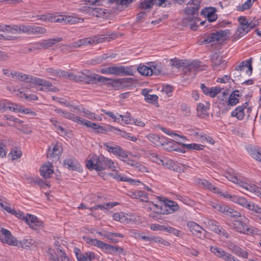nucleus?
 <instances>
[{
	"mask_svg": "<svg viewBox=\"0 0 261 261\" xmlns=\"http://www.w3.org/2000/svg\"><path fill=\"white\" fill-rule=\"evenodd\" d=\"M248 151L253 159L261 162V149L250 146L248 148Z\"/></svg>",
	"mask_w": 261,
	"mask_h": 261,
	"instance_id": "nucleus-29",
	"label": "nucleus"
},
{
	"mask_svg": "<svg viewBox=\"0 0 261 261\" xmlns=\"http://www.w3.org/2000/svg\"><path fill=\"white\" fill-rule=\"evenodd\" d=\"M248 223L249 220L244 216H242L234 221L233 228L240 233H247L250 232Z\"/></svg>",
	"mask_w": 261,
	"mask_h": 261,
	"instance_id": "nucleus-5",
	"label": "nucleus"
},
{
	"mask_svg": "<svg viewBox=\"0 0 261 261\" xmlns=\"http://www.w3.org/2000/svg\"><path fill=\"white\" fill-rule=\"evenodd\" d=\"M211 60L214 70H221L225 68L226 62L217 54L215 53L212 56Z\"/></svg>",
	"mask_w": 261,
	"mask_h": 261,
	"instance_id": "nucleus-11",
	"label": "nucleus"
},
{
	"mask_svg": "<svg viewBox=\"0 0 261 261\" xmlns=\"http://www.w3.org/2000/svg\"><path fill=\"white\" fill-rule=\"evenodd\" d=\"M10 74L12 77L21 82H24L27 83L29 80V76L30 75L28 74H23L17 71H11Z\"/></svg>",
	"mask_w": 261,
	"mask_h": 261,
	"instance_id": "nucleus-33",
	"label": "nucleus"
},
{
	"mask_svg": "<svg viewBox=\"0 0 261 261\" xmlns=\"http://www.w3.org/2000/svg\"><path fill=\"white\" fill-rule=\"evenodd\" d=\"M217 9L213 7L206 8L201 11V14L206 16L209 22L215 21L217 18V14L216 13Z\"/></svg>",
	"mask_w": 261,
	"mask_h": 261,
	"instance_id": "nucleus-21",
	"label": "nucleus"
},
{
	"mask_svg": "<svg viewBox=\"0 0 261 261\" xmlns=\"http://www.w3.org/2000/svg\"><path fill=\"white\" fill-rule=\"evenodd\" d=\"M137 70L142 75L151 76L152 75V72H151L152 70L149 66L140 64L137 67Z\"/></svg>",
	"mask_w": 261,
	"mask_h": 261,
	"instance_id": "nucleus-37",
	"label": "nucleus"
},
{
	"mask_svg": "<svg viewBox=\"0 0 261 261\" xmlns=\"http://www.w3.org/2000/svg\"><path fill=\"white\" fill-rule=\"evenodd\" d=\"M29 80L27 83H31L35 86H41L45 88L51 87V83L44 79L34 77L30 75L29 76Z\"/></svg>",
	"mask_w": 261,
	"mask_h": 261,
	"instance_id": "nucleus-20",
	"label": "nucleus"
},
{
	"mask_svg": "<svg viewBox=\"0 0 261 261\" xmlns=\"http://www.w3.org/2000/svg\"><path fill=\"white\" fill-rule=\"evenodd\" d=\"M208 108L202 103H199L197 107V115L198 117L204 118L208 116L207 112Z\"/></svg>",
	"mask_w": 261,
	"mask_h": 261,
	"instance_id": "nucleus-32",
	"label": "nucleus"
},
{
	"mask_svg": "<svg viewBox=\"0 0 261 261\" xmlns=\"http://www.w3.org/2000/svg\"><path fill=\"white\" fill-rule=\"evenodd\" d=\"M113 218L114 220L120 222L129 223L133 220V218L128 216L127 214H125L123 212L115 213L113 215Z\"/></svg>",
	"mask_w": 261,
	"mask_h": 261,
	"instance_id": "nucleus-26",
	"label": "nucleus"
},
{
	"mask_svg": "<svg viewBox=\"0 0 261 261\" xmlns=\"http://www.w3.org/2000/svg\"><path fill=\"white\" fill-rule=\"evenodd\" d=\"M162 129L163 132H164L165 134L170 136L173 137L175 139H176L178 141H180V140L178 138L181 139L183 141L186 140V137L180 136V135L176 133L171 132L169 130L165 128H163Z\"/></svg>",
	"mask_w": 261,
	"mask_h": 261,
	"instance_id": "nucleus-51",
	"label": "nucleus"
},
{
	"mask_svg": "<svg viewBox=\"0 0 261 261\" xmlns=\"http://www.w3.org/2000/svg\"><path fill=\"white\" fill-rule=\"evenodd\" d=\"M73 252L78 261H91L95 257V253L93 252L88 251L83 253L81 250L77 247L74 248Z\"/></svg>",
	"mask_w": 261,
	"mask_h": 261,
	"instance_id": "nucleus-9",
	"label": "nucleus"
},
{
	"mask_svg": "<svg viewBox=\"0 0 261 261\" xmlns=\"http://www.w3.org/2000/svg\"><path fill=\"white\" fill-rule=\"evenodd\" d=\"M60 258L56 254L50 253L49 255V259L51 261H69L66 254L62 250H60Z\"/></svg>",
	"mask_w": 261,
	"mask_h": 261,
	"instance_id": "nucleus-36",
	"label": "nucleus"
},
{
	"mask_svg": "<svg viewBox=\"0 0 261 261\" xmlns=\"http://www.w3.org/2000/svg\"><path fill=\"white\" fill-rule=\"evenodd\" d=\"M118 153L115 155L119 156L121 160L126 159L127 157V152L124 151L121 147L118 149Z\"/></svg>",
	"mask_w": 261,
	"mask_h": 261,
	"instance_id": "nucleus-64",
	"label": "nucleus"
},
{
	"mask_svg": "<svg viewBox=\"0 0 261 261\" xmlns=\"http://www.w3.org/2000/svg\"><path fill=\"white\" fill-rule=\"evenodd\" d=\"M253 2V0H247L241 6L239 7V10L241 11H244L249 9L251 6Z\"/></svg>",
	"mask_w": 261,
	"mask_h": 261,
	"instance_id": "nucleus-62",
	"label": "nucleus"
},
{
	"mask_svg": "<svg viewBox=\"0 0 261 261\" xmlns=\"http://www.w3.org/2000/svg\"><path fill=\"white\" fill-rule=\"evenodd\" d=\"M150 158L154 162L158 163L159 165H161L163 163V160L164 158V156L159 155L155 153H151Z\"/></svg>",
	"mask_w": 261,
	"mask_h": 261,
	"instance_id": "nucleus-54",
	"label": "nucleus"
},
{
	"mask_svg": "<svg viewBox=\"0 0 261 261\" xmlns=\"http://www.w3.org/2000/svg\"><path fill=\"white\" fill-rule=\"evenodd\" d=\"M179 144L181 145L183 147H185L187 149L191 150H202L204 146L202 145L197 144L196 143H191V144H184L181 143L180 142H178Z\"/></svg>",
	"mask_w": 261,
	"mask_h": 261,
	"instance_id": "nucleus-44",
	"label": "nucleus"
},
{
	"mask_svg": "<svg viewBox=\"0 0 261 261\" xmlns=\"http://www.w3.org/2000/svg\"><path fill=\"white\" fill-rule=\"evenodd\" d=\"M94 74L91 73L89 70H85L79 74L71 73L69 74L68 76L76 82H84L86 83H90L93 81Z\"/></svg>",
	"mask_w": 261,
	"mask_h": 261,
	"instance_id": "nucleus-8",
	"label": "nucleus"
},
{
	"mask_svg": "<svg viewBox=\"0 0 261 261\" xmlns=\"http://www.w3.org/2000/svg\"><path fill=\"white\" fill-rule=\"evenodd\" d=\"M57 22H64V23H69L70 24H75L77 23H82L84 21V19L82 18L70 16H65L62 17V18H58L57 20Z\"/></svg>",
	"mask_w": 261,
	"mask_h": 261,
	"instance_id": "nucleus-27",
	"label": "nucleus"
},
{
	"mask_svg": "<svg viewBox=\"0 0 261 261\" xmlns=\"http://www.w3.org/2000/svg\"><path fill=\"white\" fill-rule=\"evenodd\" d=\"M147 139L151 142L154 145L157 146H161L163 145L165 141L163 137H160L157 134H149L146 136Z\"/></svg>",
	"mask_w": 261,
	"mask_h": 261,
	"instance_id": "nucleus-23",
	"label": "nucleus"
},
{
	"mask_svg": "<svg viewBox=\"0 0 261 261\" xmlns=\"http://www.w3.org/2000/svg\"><path fill=\"white\" fill-rule=\"evenodd\" d=\"M200 0H191L188 4L186 8L187 13L191 14L193 17L197 15L198 11L200 7Z\"/></svg>",
	"mask_w": 261,
	"mask_h": 261,
	"instance_id": "nucleus-15",
	"label": "nucleus"
},
{
	"mask_svg": "<svg viewBox=\"0 0 261 261\" xmlns=\"http://www.w3.org/2000/svg\"><path fill=\"white\" fill-rule=\"evenodd\" d=\"M51 122L54 125V127L59 134H63L65 132L64 128L60 125V123L55 119H50Z\"/></svg>",
	"mask_w": 261,
	"mask_h": 261,
	"instance_id": "nucleus-53",
	"label": "nucleus"
},
{
	"mask_svg": "<svg viewBox=\"0 0 261 261\" xmlns=\"http://www.w3.org/2000/svg\"><path fill=\"white\" fill-rule=\"evenodd\" d=\"M21 108L20 105L11 103L9 101L0 100V112H3L9 110L15 112H19L21 111Z\"/></svg>",
	"mask_w": 261,
	"mask_h": 261,
	"instance_id": "nucleus-10",
	"label": "nucleus"
},
{
	"mask_svg": "<svg viewBox=\"0 0 261 261\" xmlns=\"http://www.w3.org/2000/svg\"><path fill=\"white\" fill-rule=\"evenodd\" d=\"M82 111L84 113V116L87 117L90 119H96V117H95V114L93 113L90 112L89 110H86L85 108H83Z\"/></svg>",
	"mask_w": 261,
	"mask_h": 261,
	"instance_id": "nucleus-61",
	"label": "nucleus"
},
{
	"mask_svg": "<svg viewBox=\"0 0 261 261\" xmlns=\"http://www.w3.org/2000/svg\"><path fill=\"white\" fill-rule=\"evenodd\" d=\"M252 58H250L248 60L243 61L239 65L235 68V70L241 71L244 69V68H247V70L246 71L247 74L250 76L252 73Z\"/></svg>",
	"mask_w": 261,
	"mask_h": 261,
	"instance_id": "nucleus-19",
	"label": "nucleus"
},
{
	"mask_svg": "<svg viewBox=\"0 0 261 261\" xmlns=\"http://www.w3.org/2000/svg\"><path fill=\"white\" fill-rule=\"evenodd\" d=\"M200 63V62L197 61H194L191 62L188 66L185 67L182 69L184 74H190L191 73H193V75H195L197 71L202 69Z\"/></svg>",
	"mask_w": 261,
	"mask_h": 261,
	"instance_id": "nucleus-17",
	"label": "nucleus"
},
{
	"mask_svg": "<svg viewBox=\"0 0 261 261\" xmlns=\"http://www.w3.org/2000/svg\"><path fill=\"white\" fill-rule=\"evenodd\" d=\"M46 72L50 73L54 76H64L66 75L65 72L64 71H61L58 69H54L51 68H48L46 69Z\"/></svg>",
	"mask_w": 261,
	"mask_h": 261,
	"instance_id": "nucleus-48",
	"label": "nucleus"
},
{
	"mask_svg": "<svg viewBox=\"0 0 261 261\" xmlns=\"http://www.w3.org/2000/svg\"><path fill=\"white\" fill-rule=\"evenodd\" d=\"M62 40L63 38L62 37H57L53 39L43 40L36 43L37 48L38 49H48Z\"/></svg>",
	"mask_w": 261,
	"mask_h": 261,
	"instance_id": "nucleus-13",
	"label": "nucleus"
},
{
	"mask_svg": "<svg viewBox=\"0 0 261 261\" xmlns=\"http://www.w3.org/2000/svg\"><path fill=\"white\" fill-rule=\"evenodd\" d=\"M178 209L179 206L176 202L166 199L163 201V205H161V211H157V213L168 215L173 214Z\"/></svg>",
	"mask_w": 261,
	"mask_h": 261,
	"instance_id": "nucleus-4",
	"label": "nucleus"
},
{
	"mask_svg": "<svg viewBox=\"0 0 261 261\" xmlns=\"http://www.w3.org/2000/svg\"><path fill=\"white\" fill-rule=\"evenodd\" d=\"M30 25H14L12 28H10V26H5V29L7 31L10 30L12 33H16L18 32H22L23 33L29 34Z\"/></svg>",
	"mask_w": 261,
	"mask_h": 261,
	"instance_id": "nucleus-25",
	"label": "nucleus"
},
{
	"mask_svg": "<svg viewBox=\"0 0 261 261\" xmlns=\"http://www.w3.org/2000/svg\"><path fill=\"white\" fill-rule=\"evenodd\" d=\"M12 160H16L21 157L22 155L21 151L17 148L11 150L10 154Z\"/></svg>",
	"mask_w": 261,
	"mask_h": 261,
	"instance_id": "nucleus-55",
	"label": "nucleus"
},
{
	"mask_svg": "<svg viewBox=\"0 0 261 261\" xmlns=\"http://www.w3.org/2000/svg\"><path fill=\"white\" fill-rule=\"evenodd\" d=\"M187 226L191 232L197 238L203 239L206 237L207 232L200 225L194 221H189L187 223Z\"/></svg>",
	"mask_w": 261,
	"mask_h": 261,
	"instance_id": "nucleus-7",
	"label": "nucleus"
},
{
	"mask_svg": "<svg viewBox=\"0 0 261 261\" xmlns=\"http://www.w3.org/2000/svg\"><path fill=\"white\" fill-rule=\"evenodd\" d=\"M201 185L205 188L213 191L214 193H217L219 192V189L215 186L212 184L209 181L206 179H202L201 181Z\"/></svg>",
	"mask_w": 261,
	"mask_h": 261,
	"instance_id": "nucleus-43",
	"label": "nucleus"
},
{
	"mask_svg": "<svg viewBox=\"0 0 261 261\" xmlns=\"http://www.w3.org/2000/svg\"><path fill=\"white\" fill-rule=\"evenodd\" d=\"M101 111L112 118L115 122H119L120 121V118L122 117V115H117L116 116L113 112H107L105 110H102Z\"/></svg>",
	"mask_w": 261,
	"mask_h": 261,
	"instance_id": "nucleus-57",
	"label": "nucleus"
},
{
	"mask_svg": "<svg viewBox=\"0 0 261 261\" xmlns=\"http://www.w3.org/2000/svg\"><path fill=\"white\" fill-rule=\"evenodd\" d=\"M29 34L39 35L44 34L46 32L45 28L36 25H30Z\"/></svg>",
	"mask_w": 261,
	"mask_h": 261,
	"instance_id": "nucleus-39",
	"label": "nucleus"
},
{
	"mask_svg": "<svg viewBox=\"0 0 261 261\" xmlns=\"http://www.w3.org/2000/svg\"><path fill=\"white\" fill-rule=\"evenodd\" d=\"M213 207L218 211L225 215L228 206L223 204L214 203L213 204Z\"/></svg>",
	"mask_w": 261,
	"mask_h": 261,
	"instance_id": "nucleus-50",
	"label": "nucleus"
},
{
	"mask_svg": "<svg viewBox=\"0 0 261 261\" xmlns=\"http://www.w3.org/2000/svg\"><path fill=\"white\" fill-rule=\"evenodd\" d=\"M64 165L68 169L72 170H78L80 168V164L73 159H67L64 162Z\"/></svg>",
	"mask_w": 261,
	"mask_h": 261,
	"instance_id": "nucleus-30",
	"label": "nucleus"
},
{
	"mask_svg": "<svg viewBox=\"0 0 261 261\" xmlns=\"http://www.w3.org/2000/svg\"><path fill=\"white\" fill-rule=\"evenodd\" d=\"M59 113L61 114V115L63 117H64L67 119L71 120L74 122H77L78 121H81L80 120L81 119H79L80 117H78V116H76L75 115H74V114L71 113L69 112L63 111L62 110H59Z\"/></svg>",
	"mask_w": 261,
	"mask_h": 261,
	"instance_id": "nucleus-41",
	"label": "nucleus"
},
{
	"mask_svg": "<svg viewBox=\"0 0 261 261\" xmlns=\"http://www.w3.org/2000/svg\"><path fill=\"white\" fill-rule=\"evenodd\" d=\"M225 215L228 217L233 218H239L240 217L242 216L239 212L236 211V210L232 208H230L229 206L227 208Z\"/></svg>",
	"mask_w": 261,
	"mask_h": 261,
	"instance_id": "nucleus-49",
	"label": "nucleus"
},
{
	"mask_svg": "<svg viewBox=\"0 0 261 261\" xmlns=\"http://www.w3.org/2000/svg\"><path fill=\"white\" fill-rule=\"evenodd\" d=\"M22 220H24L30 227L33 229H37V227L42 226V222L40 221L34 215L27 214L26 216H23Z\"/></svg>",
	"mask_w": 261,
	"mask_h": 261,
	"instance_id": "nucleus-12",
	"label": "nucleus"
},
{
	"mask_svg": "<svg viewBox=\"0 0 261 261\" xmlns=\"http://www.w3.org/2000/svg\"><path fill=\"white\" fill-rule=\"evenodd\" d=\"M239 93V90H235L231 93L227 101V105L228 106H233L239 102V97L241 96V95Z\"/></svg>",
	"mask_w": 261,
	"mask_h": 261,
	"instance_id": "nucleus-31",
	"label": "nucleus"
},
{
	"mask_svg": "<svg viewBox=\"0 0 261 261\" xmlns=\"http://www.w3.org/2000/svg\"><path fill=\"white\" fill-rule=\"evenodd\" d=\"M150 69H151V72L152 75H159L162 73V67L160 64L155 63H152L149 66Z\"/></svg>",
	"mask_w": 261,
	"mask_h": 261,
	"instance_id": "nucleus-45",
	"label": "nucleus"
},
{
	"mask_svg": "<svg viewBox=\"0 0 261 261\" xmlns=\"http://www.w3.org/2000/svg\"><path fill=\"white\" fill-rule=\"evenodd\" d=\"M161 165L170 170H175L177 169L176 164L173 161L166 158H164Z\"/></svg>",
	"mask_w": 261,
	"mask_h": 261,
	"instance_id": "nucleus-38",
	"label": "nucleus"
},
{
	"mask_svg": "<svg viewBox=\"0 0 261 261\" xmlns=\"http://www.w3.org/2000/svg\"><path fill=\"white\" fill-rule=\"evenodd\" d=\"M239 21L240 26L238 29V31L241 37L246 34L251 29L254 28V25L249 23L244 17H240Z\"/></svg>",
	"mask_w": 261,
	"mask_h": 261,
	"instance_id": "nucleus-16",
	"label": "nucleus"
},
{
	"mask_svg": "<svg viewBox=\"0 0 261 261\" xmlns=\"http://www.w3.org/2000/svg\"><path fill=\"white\" fill-rule=\"evenodd\" d=\"M35 241L32 238L24 239L19 242L20 246L25 249L30 248L35 245Z\"/></svg>",
	"mask_w": 261,
	"mask_h": 261,
	"instance_id": "nucleus-40",
	"label": "nucleus"
},
{
	"mask_svg": "<svg viewBox=\"0 0 261 261\" xmlns=\"http://www.w3.org/2000/svg\"><path fill=\"white\" fill-rule=\"evenodd\" d=\"M247 208L249 209V210L252 211L253 212L258 214H261V207H259L258 205L255 204L253 203L249 202Z\"/></svg>",
	"mask_w": 261,
	"mask_h": 261,
	"instance_id": "nucleus-59",
	"label": "nucleus"
},
{
	"mask_svg": "<svg viewBox=\"0 0 261 261\" xmlns=\"http://www.w3.org/2000/svg\"><path fill=\"white\" fill-rule=\"evenodd\" d=\"M108 158L103 156L92 157L87 163V167L90 170L94 169L97 171H101L107 168Z\"/></svg>",
	"mask_w": 261,
	"mask_h": 261,
	"instance_id": "nucleus-2",
	"label": "nucleus"
},
{
	"mask_svg": "<svg viewBox=\"0 0 261 261\" xmlns=\"http://www.w3.org/2000/svg\"><path fill=\"white\" fill-rule=\"evenodd\" d=\"M133 118L130 116V114H127L125 115H122L120 121L125 124H133Z\"/></svg>",
	"mask_w": 261,
	"mask_h": 261,
	"instance_id": "nucleus-58",
	"label": "nucleus"
},
{
	"mask_svg": "<svg viewBox=\"0 0 261 261\" xmlns=\"http://www.w3.org/2000/svg\"><path fill=\"white\" fill-rule=\"evenodd\" d=\"M223 88H220V87H211L209 88V90L208 91V93L206 95L210 96L212 97H215L218 93H219L222 90H223Z\"/></svg>",
	"mask_w": 261,
	"mask_h": 261,
	"instance_id": "nucleus-52",
	"label": "nucleus"
},
{
	"mask_svg": "<svg viewBox=\"0 0 261 261\" xmlns=\"http://www.w3.org/2000/svg\"><path fill=\"white\" fill-rule=\"evenodd\" d=\"M204 223L211 230L215 232L216 233L226 238H229V233L223 229L216 220L206 219L204 221Z\"/></svg>",
	"mask_w": 261,
	"mask_h": 261,
	"instance_id": "nucleus-3",
	"label": "nucleus"
},
{
	"mask_svg": "<svg viewBox=\"0 0 261 261\" xmlns=\"http://www.w3.org/2000/svg\"><path fill=\"white\" fill-rule=\"evenodd\" d=\"M258 189L259 188L256 186L248 184V186L246 187V191L251 194V195H250L251 197H254Z\"/></svg>",
	"mask_w": 261,
	"mask_h": 261,
	"instance_id": "nucleus-56",
	"label": "nucleus"
},
{
	"mask_svg": "<svg viewBox=\"0 0 261 261\" xmlns=\"http://www.w3.org/2000/svg\"><path fill=\"white\" fill-rule=\"evenodd\" d=\"M249 106L248 102H245L242 106L238 107L231 113L232 117H236L239 120H242L244 117V110Z\"/></svg>",
	"mask_w": 261,
	"mask_h": 261,
	"instance_id": "nucleus-24",
	"label": "nucleus"
},
{
	"mask_svg": "<svg viewBox=\"0 0 261 261\" xmlns=\"http://www.w3.org/2000/svg\"><path fill=\"white\" fill-rule=\"evenodd\" d=\"M93 78H94L93 81H97L103 84H111L113 86H118L121 88L128 86L134 81V79L130 77L119 79L112 81L111 79L95 73L94 74Z\"/></svg>",
	"mask_w": 261,
	"mask_h": 261,
	"instance_id": "nucleus-1",
	"label": "nucleus"
},
{
	"mask_svg": "<svg viewBox=\"0 0 261 261\" xmlns=\"http://www.w3.org/2000/svg\"><path fill=\"white\" fill-rule=\"evenodd\" d=\"M105 38L100 36H94L80 39L81 45L88 46L96 44L105 41Z\"/></svg>",
	"mask_w": 261,
	"mask_h": 261,
	"instance_id": "nucleus-18",
	"label": "nucleus"
},
{
	"mask_svg": "<svg viewBox=\"0 0 261 261\" xmlns=\"http://www.w3.org/2000/svg\"><path fill=\"white\" fill-rule=\"evenodd\" d=\"M87 243L102 249H104L106 244L102 241L93 239H88Z\"/></svg>",
	"mask_w": 261,
	"mask_h": 261,
	"instance_id": "nucleus-47",
	"label": "nucleus"
},
{
	"mask_svg": "<svg viewBox=\"0 0 261 261\" xmlns=\"http://www.w3.org/2000/svg\"><path fill=\"white\" fill-rule=\"evenodd\" d=\"M224 36V35L222 32L212 33L207 35L206 38L205 39L204 41L207 43L217 41L222 39Z\"/></svg>",
	"mask_w": 261,
	"mask_h": 261,
	"instance_id": "nucleus-28",
	"label": "nucleus"
},
{
	"mask_svg": "<svg viewBox=\"0 0 261 261\" xmlns=\"http://www.w3.org/2000/svg\"><path fill=\"white\" fill-rule=\"evenodd\" d=\"M152 6V5L150 0H145L140 4V8L142 9H150Z\"/></svg>",
	"mask_w": 261,
	"mask_h": 261,
	"instance_id": "nucleus-60",
	"label": "nucleus"
},
{
	"mask_svg": "<svg viewBox=\"0 0 261 261\" xmlns=\"http://www.w3.org/2000/svg\"><path fill=\"white\" fill-rule=\"evenodd\" d=\"M121 75H133L135 68L133 66H121Z\"/></svg>",
	"mask_w": 261,
	"mask_h": 261,
	"instance_id": "nucleus-42",
	"label": "nucleus"
},
{
	"mask_svg": "<svg viewBox=\"0 0 261 261\" xmlns=\"http://www.w3.org/2000/svg\"><path fill=\"white\" fill-rule=\"evenodd\" d=\"M52 164L49 163L42 166L40 169V175L45 179L49 178L50 174L54 172Z\"/></svg>",
	"mask_w": 261,
	"mask_h": 261,
	"instance_id": "nucleus-22",
	"label": "nucleus"
},
{
	"mask_svg": "<svg viewBox=\"0 0 261 261\" xmlns=\"http://www.w3.org/2000/svg\"><path fill=\"white\" fill-rule=\"evenodd\" d=\"M180 110L184 115L189 116L191 113L190 107L185 103H182L181 105Z\"/></svg>",
	"mask_w": 261,
	"mask_h": 261,
	"instance_id": "nucleus-63",
	"label": "nucleus"
},
{
	"mask_svg": "<svg viewBox=\"0 0 261 261\" xmlns=\"http://www.w3.org/2000/svg\"><path fill=\"white\" fill-rule=\"evenodd\" d=\"M142 94L145 97V100L147 102L155 104L157 103L158 97L157 95L154 94H149L146 89H143L142 92Z\"/></svg>",
	"mask_w": 261,
	"mask_h": 261,
	"instance_id": "nucleus-34",
	"label": "nucleus"
},
{
	"mask_svg": "<svg viewBox=\"0 0 261 261\" xmlns=\"http://www.w3.org/2000/svg\"><path fill=\"white\" fill-rule=\"evenodd\" d=\"M0 240L4 243L13 246L18 245V241L12 235L11 232L0 226Z\"/></svg>",
	"mask_w": 261,
	"mask_h": 261,
	"instance_id": "nucleus-6",
	"label": "nucleus"
},
{
	"mask_svg": "<svg viewBox=\"0 0 261 261\" xmlns=\"http://www.w3.org/2000/svg\"><path fill=\"white\" fill-rule=\"evenodd\" d=\"M62 152V148L58 144L54 146L53 148L49 147L47 152V157L53 161H58L59 155Z\"/></svg>",
	"mask_w": 261,
	"mask_h": 261,
	"instance_id": "nucleus-14",
	"label": "nucleus"
},
{
	"mask_svg": "<svg viewBox=\"0 0 261 261\" xmlns=\"http://www.w3.org/2000/svg\"><path fill=\"white\" fill-rule=\"evenodd\" d=\"M105 250L107 251V253L110 254H114L117 252L119 254H121L123 252V249L120 247L117 246H112L110 244H106Z\"/></svg>",
	"mask_w": 261,
	"mask_h": 261,
	"instance_id": "nucleus-35",
	"label": "nucleus"
},
{
	"mask_svg": "<svg viewBox=\"0 0 261 261\" xmlns=\"http://www.w3.org/2000/svg\"><path fill=\"white\" fill-rule=\"evenodd\" d=\"M211 251L217 257L221 258H223L225 253H226V252L222 248H218L216 246L211 247Z\"/></svg>",
	"mask_w": 261,
	"mask_h": 261,
	"instance_id": "nucleus-46",
	"label": "nucleus"
}]
</instances>
